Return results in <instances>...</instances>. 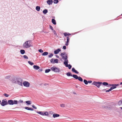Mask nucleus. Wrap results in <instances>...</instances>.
<instances>
[{"instance_id":"nucleus-1","label":"nucleus","mask_w":122,"mask_h":122,"mask_svg":"<svg viewBox=\"0 0 122 122\" xmlns=\"http://www.w3.org/2000/svg\"><path fill=\"white\" fill-rule=\"evenodd\" d=\"M30 42L31 41L30 40L26 41L23 44V47L24 48H28L32 46L30 44Z\"/></svg>"},{"instance_id":"nucleus-2","label":"nucleus","mask_w":122,"mask_h":122,"mask_svg":"<svg viewBox=\"0 0 122 122\" xmlns=\"http://www.w3.org/2000/svg\"><path fill=\"white\" fill-rule=\"evenodd\" d=\"M61 55L62 57V58L65 61L64 62L67 61H68L67 58V55L65 52L62 53L61 54Z\"/></svg>"},{"instance_id":"nucleus-3","label":"nucleus","mask_w":122,"mask_h":122,"mask_svg":"<svg viewBox=\"0 0 122 122\" xmlns=\"http://www.w3.org/2000/svg\"><path fill=\"white\" fill-rule=\"evenodd\" d=\"M51 69L52 71L56 72H59L60 71L59 68L55 66L51 67Z\"/></svg>"},{"instance_id":"nucleus-4","label":"nucleus","mask_w":122,"mask_h":122,"mask_svg":"<svg viewBox=\"0 0 122 122\" xmlns=\"http://www.w3.org/2000/svg\"><path fill=\"white\" fill-rule=\"evenodd\" d=\"M22 79L20 78L17 77V80L16 83L21 86H22Z\"/></svg>"},{"instance_id":"nucleus-5","label":"nucleus","mask_w":122,"mask_h":122,"mask_svg":"<svg viewBox=\"0 0 122 122\" xmlns=\"http://www.w3.org/2000/svg\"><path fill=\"white\" fill-rule=\"evenodd\" d=\"M92 84L99 88L100 85L102 84V82H96L94 81L93 83Z\"/></svg>"},{"instance_id":"nucleus-6","label":"nucleus","mask_w":122,"mask_h":122,"mask_svg":"<svg viewBox=\"0 0 122 122\" xmlns=\"http://www.w3.org/2000/svg\"><path fill=\"white\" fill-rule=\"evenodd\" d=\"M0 104L2 106H4L5 105H7L8 104V102L6 99H5L2 100Z\"/></svg>"},{"instance_id":"nucleus-7","label":"nucleus","mask_w":122,"mask_h":122,"mask_svg":"<svg viewBox=\"0 0 122 122\" xmlns=\"http://www.w3.org/2000/svg\"><path fill=\"white\" fill-rule=\"evenodd\" d=\"M68 61L67 60V61L64 62V64L66 67H68L69 69H70L71 67V66L70 64H68Z\"/></svg>"},{"instance_id":"nucleus-8","label":"nucleus","mask_w":122,"mask_h":122,"mask_svg":"<svg viewBox=\"0 0 122 122\" xmlns=\"http://www.w3.org/2000/svg\"><path fill=\"white\" fill-rule=\"evenodd\" d=\"M24 86L26 87H29L30 86V83L27 81H24L23 83Z\"/></svg>"},{"instance_id":"nucleus-9","label":"nucleus","mask_w":122,"mask_h":122,"mask_svg":"<svg viewBox=\"0 0 122 122\" xmlns=\"http://www.w3.org/2000/svg\"><path fill=\"white\" fill-rule=\"evenodd\" d=\"M119 85L118 84H117V85H115L113 86H112L111 87V88L107 90L106 91V92H109L112 90L113 89L116 88V86H118Z\"/></svg>"},{"instance_id":"nucleus-10","label":"nucleus","mask_w":122,"mask_h":122,"mask_svg":"<svg viewBox=\"0 0 122 122\" xmlns=\"http://www.w3.org/2000/svg\"><path fill=\"white\" fill-rule=\"evenodd\" d=\"M58 60L57 59H56L54 60L52 58L51 60V62L52 63H57Z\"/></svg>"},{"instance_id":"nucleus-11","label":"nucleus","mask_w":122,"mask_h":122,"mask_svg":"<svg viewBox=\"0 0 122 122\" xmlns=\"http://www.w3.org/2000/svg\"><path fill=\"white\" fill-rule=\"evenodd\" d=\"M17 78V77H15L12 79L11 80L12 83H16Z\"/></svg>"},{"instance_id":"nucleus-12","label":"nucleus","mask_w":122,"mask_h":122,"mask_svg":"<svg viewBox=\"0 0 122 122\" xmlns=\"http://www.w3.org/2000/svg\"><path fill=\"white\" fill-rule=\"evenodd\" d=\"M70 39V38L68 37H67V41H66V43L65 44V45L66 46H67L69 44V41Z\"/></svg>"},{"instance_id":"nucleus-13","label":"nucleus","mask_w":122,"mask_h":122,"mask_svg":"<svg viewBox=\"0 0 122 122\" xmlns=\"http://www.w3.org/2000/svg\"><path fill=\"white\" fill-rule=\"evenodd\" d=\"M8 104L10 105H13V100H8Z\"/></svg>"},{"instance_id":"nucleus-14","label":"nucleus","mask_w":122,"mask_h":122,"mask_svg":"<svg viewBox=\"0 0 122 122\" xmlns=\"http://www.w3.org/2000/svg\"><path fill=\"white\" fill-rule=\"evenodd\" d=\"M61 51L60 49H58L57 50L55 51H54V54H58L59 52Z\"/></svg>"},{"instance_id":"nucleus-15","label":"nucleus","mask_w":122,"mask_h":122,"mask_svg":"<svg viewBox=\"0 0 122 122\" xmlns=\"http://www.w3.org/2000/svg\"><path fill=\"white\" fill-rule=\"evenodd\" d=\"M60 116V115L58 114H54L53 115V117L54 118L59 117Z\"/></svg>"},{"instance_id":"nucleus-16","label":"nucleus","mask_w":122,"mask_h":122,"mask_svg":"<svg viewBox=\"0 0 122 122\" xmlns=\"http://www.w3.org/2000/svg\"><path fill=\"white\" fill-rule=\"evenodd\" d=\"M25 108L26 110H30V111H33L34 110L33 109L31 108L28 107H25Z\"/></svg>"},{"instance_id":"nucleus-17","label":"nucleus","mask_w":122,"mask_h":122,"mask_svg":"<svg viewBox=\"0 0 122 122\" xmlns=\"http://www.w3.org/2000/svg\"><path fill=\"white\" fill-rule=\"evenodd\" d=\"M33 68L35 70H37L39 69L40 67L37 65H34L33 66Z\"/></svg>"},{"instance_id":"nucleus-18","label":"nucleus","mask_w":122,"mask_h":122,"mask_svg":"<svg viewBox=\"0 0 122 122\" xmlns=\"http://www.w3.org/2000/svg\"><path fill=\"white\" fill-rule=\"evenodd\" d=\"M47 4L49 5H51L53 3V1L52 0H48L47 1Z\"/></svg>"},{"instance_id":"nucleus-19","label":"nucleus","mask_w":122,"mask_h":122,"mask_svg":"<svg viewBox=\"0 0 122 122\" xmlns=\"http://www.w3.org/2000/svg\"><path fill=\"white\" fill-rule=\"evenodd\" d=\"M63 34L65 36H69L71 35V34L69 33H63Z\"/></svg>"},{"instance_id":"nucleus-20","label":"nucleus","mask_w":122,"mask_h":122,"mask_svg":"<svg viewBox=\"0 0 122 122\" xmlns=\"http://www.w3.org/2000/svg\"><path fill=\"white\" fill-rule=\"evenodd\" d=\"M37 113L41 115L44 116V113L42 112L37 111L36 112Z\"/></svg>"},{"instance_id":"nucleus-21","label":"nucleus","mask_w":122,"mask_h":122,"mask_svg":"<svg viewBox=\"0 0 122 122\" xmlns=\"http://www.w3.org/2000/svg\"><path fill=\"white\" fill-rule=\"evenodd\" d=\"M52 22L54 25H56V21L54 19H52Z\"/></svg>"},{"instance_id":"nucleus-22","label":"nucleus","mask_w":122,"mask_h":122,"mask_svg":"<svg viewBox=\"0 0 122 122\" xmlns=\"http://www.w3.org/2000/svg\"><path fill=\"white\" fill-rule=\"evenodd\" d=\"M48 54V52H46L42 53L41 55L42 56H46Z\"/></svg>"},{"instance_id":"nucleus-23","label":"nucleus","mask_w":122,"mask_h":122,"mask_svg":"<svg viewBox=\"0 0 122 122\" xmlns=\"http://www.w3.org/2000/svg\"><path fill=\"white\" fill-rule=\"evenodd\" d=\"M66 75L68 76H72L71 73L70 72H68L67 73Z\"/></svg>"},{"instance_id":"nucleus-24","label":"nucleus","mask_w":122,"mask_h":122,"mask_svg":"<svg viewBox=\"0 0 122 122\" xmlns=\"http://www.w3.org/2000/svg\"><path fill=\"white\" fill-rule=\"evenodd\" d=\"M13 105L17 104H18V101L16 100H13Z\"/></svg>"},{"instance_id":"nucleus-25","label":"nucleus","mask_w":122,"mask_h":122,"mask_svg":"<svg viewBox=\"0 0 122 122\" xmlns=\"http://www.w3.org/2000/svg\"><path fill=\"white\" fill-rule=\"evenodd\" d=\"M72 76L73 78H75L76 79H77L78 78V77L76 75H73Z\"/></svg>"},{"instance_id":"nucleus-26","label":"nucleus","mask_w":122,"mask_h":122,"mask_svg":"<svg viewBox=\"0 0 122 122\" xmlns=\"http://www.w3.org/2000/svg\"><path fill=\"white\" fill-rule=\"evenodd\" d=\"M43 12L44 14H46L47 12L48 11L47 10L45 9L43 11Z\"/></svg>"},{"instance_id":"nucleus-27","label":"nucleus","mask_w":122,"mask_h":122,"mask_svg":"<svg viewBox=\"0 0 122 122\" xmlns=\"http://www.w3.org/2000/svg\"><path fill=\"white\" fill-rule=\"evenodd\" d=\"M40 9V7L39 6H37L36 7V10L38 11H39Z\"/></svg>"},{"instance_id":"nucleus-28","label":"nucleus","mask_w":122,"mask_h":122,"mask_svg":"<svg viewBox=\"0 0 122 122\" xmlns=\"http://www.w3.org/2000/svg\"><path fill=\"white\" fill-rule=\"evenodd\" d=\"M20 52L21 54H23L25 53V51L24 50H21L20 51Z\"/></svg>"},{"instance_id":"nucleus-29","label":"nucleus","mask_w":122,"mask_h":122,"mask_svg":"<svg viewBox=\"0 0 122 122\" xmlns=\"http://www.w3.org/2000/svg\"><path fill=\"white\" fill-rule=\"evenodd\" d=\"M118 104L119 106L122 105V99L119 102Z\"/></svg>"},{"instance_id":"nucleus-30","label":"nucleus","mask_w":122,"mask_h":122,"mask_svg":"<svg viewBox=\"0 0 122 122\" xmlns=\"http://www.w3.org/2000/svg\"><path fill=\"white\" fill-rule=\"evenodd\" d=\"M44 116H48L49 115L48 112H46L44 113Z\"/></svg>"},{"instance_id":"nucleus-31","label":"nucleus","mask_w":122,"mask_h":122,"mask_svg":"<svg viewBox=\"0 0 122 122\" xmlns=\"http://www.w3.org/2000/svg\"><path fill=\"white\" fill-rule=\"evenodd\" d=\"M79 81H83V79L82 78L80 77L79 76L78 77V78L77 79Z\"/></svg>"},{"instance_id":"nucleus-32","label":"nucleus","mask_w":122,"mask_h":122,"mask_svg":"<svg viewBox=\"0 0 122 122\" xmlns=\"http://www.w3.org/2000/svg\"><path fill=\"white\" fill-rule=\"evenodd\" d=\"M25 102L28 105H30L31 103V102L30 101H26Z\"/></svg>"},{"instance_id":"nucleus-33","label":"nucleus","mask_w":122,"mask_h":122,"mask_svg":"<svg viewBox=\"0 0 122 122\" xmlns=\"http://www.w3.org/2000/svg\"><path fill=\"white\" fill-rule=\"evenodd\" d=\"M51 71V70L50 69H46L45 70V72L46 73H47L49 72V71Z\"/></svg>"},{"instance_id":"nucleus-34","label":"nucleus","mask_w":122,"mask_h":122,"mask_svg":"<svg viewBox=\"0 0 122 122\" xmlns=\"http://www.w3.org/2000/svg\"><path fill=\"white\" fill-rule=\"evenodd\" d=\"M28 63L31 65H32L34 64V63H33L31 62L30 61H28Z\"/></svg>"},{"instance_id":"nucleus-35","label":"nucleus","mask_w":122,"mask_h":122,"mask_svg":"<svg viewBox=\"0 0 122 122\" xmlns=\"http://www.w3.org/2000/svg\"><path fill=\"white\" fill-rule=\"evenodd\" d=\"M102 85L105 86H106L108 85V83L107 82H104L102 83Z\"/></svg>"},{"instance_id":"nucleus-36","label":"nucleus","mask_w":122,"mask_h":122,"mask_svg":"<svg viewBox=\"0 0 122 122\" xmlns=\"http://www.w3.org/2000/svg\"><path fill=\"white\" fill-rule=\"evenodd\" d=\"M84 83L86 85H87L88 84V81L86 80H84Z\"/></svg>"},{"instance_id":"nucleus-37","label":"nucleus","mask_w":122,"mask_h":122,"mask_svg":"<svg viewBox=\"0 0 122 122\" xmlns=\"http://www.w3.org/2000/svg\"><path fill=\"white\" fill-rule=\"evenodd\" d=\"M60 106L62 107H65V104H60Z\"/></svg>"},{"instance_id":"nucleus-38","label":"nucleus","mask_w":122,"mask_h":122,"mask_svg":"<svg viewBox=\"0 0 122 122\" xmlns=\"http://www.w3.org/2000/svg\"><path fill=\"white\" fill-rule=\"evenodd\" d=\"M58 2V0H54L53 1L54 3L55 4L57 3Z\"/></svg>"},{"instance_id":"nucleus-39","label":"nucleus","mask_w":122,"mask_h":122,"mask_svg":"<svg viewBox=\"0 0 122 122\" xmlns=\"http://www.w3.org/2000/svg\"><path fill=\"white\" fill-rule=\"evenodd\" d=\"M53 55V54L52 53H51L48 56V57L49 58H51L52 57Z\"/></svg>"},{"instance_id":"nucleus-40","label":"nucleus","mask_w":122,"mask_h":122,"mask_svg":"<svg viewBox=\"0 0 122 122\" xmlns=\"http://www.w3.org/2000/svg\"><path fill=\"white\" fill-rule=\"evenodd\" d=\"M49 113L51 115H52L54 114V112L52 111H49Z\"/></svg>"},{"instance_id":"nucleus-41","label":"nucleus","mask_w":122,"mask_h":122,"mask_svg":"<svg viewBox=\"0 0 122 122\" xmlns=\"http://www.w3.org/2000/svg\"><path fill=\"white\" fill-rule=\"evenodd\" d=\"M10 77V76H8L5 77V79H9Z\"/></svg>"},{"instance_id":"nucleus-42","label":"nucleus","mask_w":122,"mask_h":122,"mask_svg":"<svg viewBox=\"0 0 122 122\" xmlns=\"http://www.w3.org/2000/svg\"><path fill=\"white\" fill-rule=\"evenodd\" d=\"M23 57L25 58V59H28V57H27V56L26 55H25L23 56Z\"/></svg>"},{"instance_id":"nucleus-43","label":"nucleus","mask_w":122,"mask_h":122,"mask_svg":"<svg viewBox=\"0 0 122 122\" xmlns=\"http://www.w3.org/2000/svg\"><path fill=\"white\" fill-rule=\"evenodd\" d=\"M4 95L6 97H8L9 96V95L6 93H5L4 94Z\"/></svg>"},{"instance_id":"nucleus-44","label":"nucleus","mask_w":122,"mask_h":122,"mask_svg":"<svg viewBox=\"0 0 122 122\" xmlns=\"http://www.w3.org/2000/svg\"><path fill=\"white\" fill-rule=\"evenodd\" d=\"M38 51L41 53H43V51L41 49L39 50Z\"/></svg>"},{"instance_id":"nucleus-45","label":"nucleus","mask_w":122,"mask_h":122,"mask_svg":"<svg viewBox=\"0 0 122 122\" xmlns=\"http://www.w3.org/2000/svg\"><path fill=\"white\" fill-rule=\"evenodd\" d=\"M117 84L113 85V84H109V85H108V86H107L108 87V86H114L115 85H117Z\"/></svg>"},{"instance_id":"nucleus-46","label":"nucleus","mask_w":122,"mask_h":122,"mask_svg":"<svg viewBox=\"0 0 122 122\" xmlns=\"http://www.w3.org/2000/svg\"><path fill=\"white\" fill-rule=\"evenodd\" d=\"M23 102V101L21 100H20L19 101H18V103H22Z\"/></svg>"},{"instance_id":"nucleus-47","label":"nucleus","mask_w":122,"mask_h":122,"mask_svg":"<svg viewBox=\"0 0 122 122\" xmlns=\"http://www.w3.org/2000/svg\"><path fill=\"white\" fill-rule=\"evenodd\" d=\"M53 32L55 35L56 36L57 35V33H56V32L55 30H53Z\"/></svg>"},{"instance_id":"nucleus-48","label":"nucleus","mask_w":122,"mask_h":122,"mask_svg":"<svg viewBox=\"0 0 122 122\" xmlns=\"http://www.w3.org/2000/svg\"><path fill=\"white\" fill-rule=\"evenodd\" d=\"M50 28L52 30H53V27L51 25H50Z\"/></svg>"},{"instance_id":"nucleus-49","label":"nucleus","mask_w":122,"mask_h":122,"mask_svg":"<svg viewBox=\"0 0 122 122\" xmlns=\"http://www.w3.org/2000/svg\"><path fill=\"white\" fill-rule=\"evenodd\" d=\"M32 107L34 108L35 109H36L37 107H35V105H32Z\"/></svg>"},{"instance_id":"nucleus-50","label":"nucleus","mask_w":122,"mask_h":122,"mask_svg":"<svg viewBox=\"0 0 122 122\" xmlns=\"http://www.w3.org/2000/svg\"><path fill=\"white\" fill-rule=\"evenodd\" d=\"M75 69L74 68H73L72 69V71L73 72H74L75 71Z\"/></svg>"},{"instance_id":"nucleus-51","label":"nucleus","mask_w":122,"mask_h":122,"mask_svg":"<svg viewBox=\"0 0 122 122\" xmlns=\"http://www.w3.org/2000/svg\"><path fill=\"white\" fill-rule=\"evenodd\" d=\"M75 72V73H76V74H78L79 73V72L78 71H77L76 70L74 72Z\"/></svg>"},{"instance_id":"nucleus-52","label":"nucleus","mask_w":122,"mask_h":122,"mask_svg":"<svg viewBox=\"0 0 122 122\" xmlns=\"http://www.w3.org/2000/svg\"><path fill=\"white\" fill-rule=\"evenodd\" d=\"M75 72V73H76V74H78L79 73V72L78 71H77L76 70L74 72Z\"/></svg>"},{"instance_id":"nucleus-53","label":"nucleus","mask_w":122,"mask_h":122,"mask_svg":"<svg viewBox=\"0 0 122 122\" xmlns=\"http://www.w3.org/2000/svg\"><path fill=\"white\" fill-rule=\"evenodd\" d=\"M63 48L64 50L66 49V46H63Z\"/></svg>"},{"instance_id":"nucleus-54","label":"nucleus","mask_w":122,"mask_h":122,"mask_svg":"<svg viewBox=\"0 0 122 122\" xmlns=\"http://www.w3.org/2000/svg\"><path fill=\"white\" fill-rule=\"evenodd\" d=\"M92 82V81H88V83H91Z\"/></svg>"},{"instance_id":"nucleus-55","label":"nucleus","mask_w":122,"mask_h":122,"mask_svg":"<svg viewBox=\"0 0 122 122\" xmlns=\"http://www.w3.org/2000/svg\"><path fill=\"white\" fill-rule=\"evenodd\" d=\"M120 85H122V82H121L120 83Z\"/></svg>"},{"instance_id":"nucleus-56","label":"nucleus","mask_w":122,"mask_h":122,"mask_svg":"<svg viewBox=\"0 0 122 122\" xmlns=\"http://www.w3.org/2000/svg\"><path fill=\"white\" fill-rule=\"evenodd\" d=\"M120 108L121 109H122V107H120Z\"/></svg>"},{"instance_id":"nucleus-57","label":"nucleus","mask_w":122,"mask_h":122,"mask_svg":"<svg viewBox=\"0 0 122 122\" xmlns=\"http://www.w3.org/2000/svg\"><path fill=\"white\" fill-rule=\"evenodd\" d=\"M57 57L58 58V56H57Z\"/></svg>"},{"instance_id":"nucleus-58","label":"nucleus","mask_w":122,"mask_h":122,"mask_svg":"<svg viewBox=\"0 0 122 122\" xmlns=\"http://www.w3.org/2000/svg\"><path fill=\"white\" fill-rule=\"evenodd\" d=\"M57 57L58 58V56H57Z\"/></svg>"},{"instance_id":"nucleus-59","label":"nucleus","mask_w":122,"mask_h":122,"mask_svg":"<svg viewBox=\"0 0 122 122\" xmlns=\"http://www.w3.org/2000/svg\"><path fill=\"white\" fill-rule=\"evenodd\" d=\"M1 102V101L0 100V103Z\"/></svg>"}]
</instances>
